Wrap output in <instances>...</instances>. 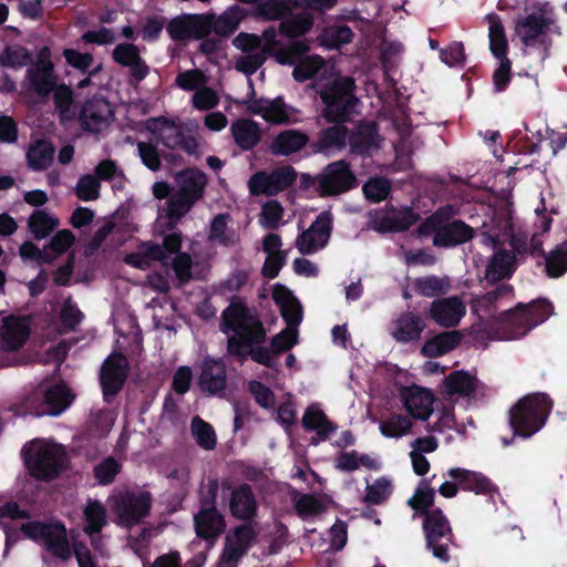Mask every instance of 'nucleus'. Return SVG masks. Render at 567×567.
Returning a JSON list of instances; mask_svg holds the SVG:
<instances>
[{
	"instance_id": "nucleus-37",
	"label": "nucleus",
	"mask_w": 567,
	"mask_h": 567,
	"mask_svg": "<svg viewBox=\"0 0 567 567\" xmlns=\"http://www.w3.org/2000/svg\"><path fill=\"white\" fill-rule=\"evenodd\" d=\"M147 127L157 134L158 141L167 148L176 150L183 134V126L165 117L151 118Z\"/></svg>"
},
{
	"instance_id": "nucleus-30",
	"label": "nucleus",
	"mask_w": 567,
	"mask_h": 567,
	"mask_svg": "<svg viewBox=\"0 0 567 567\" xmlns=\"http://www.w3.org/2000/svg\"><path fill=\"white\" fill-rule=\"evenodd\" d=\"M483 21L487 25V38L491 53L494 58L507 56L508 39L503 20L497 13H486Z\"/></svg>"
},
{
	"instance_id": "nucleus-63",
	"label": "nucleus",
	"mask_w": 567,
	"mask_h": 567,
	"mask_svg": "<svg viewBox=\"0 0 567 567\" xmlns=\"http://www.w3.org/2000/svg\"><path fill=\"white\" fill-rule=\"evenodd\" d=\"M415 291L425 297H434L445 293L449 288V281L445 278L427 276L417 278L414 282Z\"/></svg>"
},
{
	"instance_id": "nucleus-60",
	"label": "nucleus",
	"mask_w": 567,
	"mask_h": 567,
	"mask_svg": "<svg viewBox=\"0 0 567 567\" xmlns=\"http://www.w3.org/2000/svg\"><path fill=\"white\" fill-rule=\"evenodd\" d=\"M195 202L184 193L176 190L167 203V216L172 224L178 221L189 213Z\"/></svg>"
},
{
	"instance_id": "nucleus-10",
	"label": "nucleus",
	"mask_w": 567,
	"mask_h": 567,
	"mask_svg": "<svg viewBox=\"0 0 567 567\" xmlns=\"http://www.w3.org/2000/svg\"><path fill=\"white\" fill-rule=\"evenodd\" d=\"M460 488L474 492L475 494H485L491 498L497 493L496 487L482 473L460 467L449 470L444 482L439 488V493L445 497H454Z\"/></svg>"
},
{
	"instance_id": "nucleus-34",
	"label": "nucleus",
	"mask_w": 567,
	"mask_h": 567,
	"mask_svg": "<svg viewBox=\"0 0 567 567\" xmlns=\"http://www.w3.org/2000/svg\"><path fill=\"white\" fill-rule=\"evenodd\" d=\"M177 190L184 193L194 202L203 197L207 185L206 174L199 169L187 168L176 175Z\"/></svg>"
},
{
	"instance_id": "nucleus-50",
	"label": "nucleus",
	"mask_w": 567,
	"mask_h": 567,
	"mask_svg": "<svg viewBox=\"0 0 567 567\" xmlns=\"http://www.w3.org/2000/svg\"><path fill=\"white\" fill-rule=\"evenodd\" d=\"M58 225V218L47 213L45 209H37L29 218L30 230L38 239L49 236Z\"/></svg>"
},
{
	"instance_id": "nucleus-42",
	"label": "nucleus",
	"mask_w": 567,
	"mask_h": 567,
	"mask_svg": "<svg viewBox=\"0 0 567 567\" xmlns=\"http://www.w3.org/2000/svg\"><path fill=\"white\" fill-rule=\"evenodd\" d=\"M334 466L341 472H352L364 466L375 470L380 466V460L368 454H360L357 451L341 452L334 458Z\"/></svg>"
},
{
	"instance_id": "nucleus-38",
	"label": "nucleus",
	"mask_w": 567,
	"mask_h": 567,
	"mask_svg": "<svg viewBox=\"0 0 567 567\" xmlns=\"http://www.w3.org/2000/svg\"><path fill=\"white\" fill-rule=\"evenodd\" d=\"M195 529L198 536L209 539L225 529V520L216 508L202 509L194 516Z\"/></svg>"
},
{
	"instance_id": "nucleus-61",
	"label": "nucleus",
	"mask_w": 567,
	"mask_h": 567,
	"mask_svg": "<svg viewBox=\"0 0 567 567\" xmlns=\"http://www.w3.org/2000/svg\"><path fill=\"white\" fill-rule=\"evenodd\" d=\"M209 82V76L200 70L181 72L175 78L176 86L183 91L198 92L204 84Z\"/></svg>"
},
{
	"instance_id": "nucleus-5",
	"label": "nucleus",
	"mask_w": 567,
	"mask_h": 567,
	"mask_svg": "<svg viewBox=\"0 0 567 567\" xmlns=\"http://www.w3.org/2000/svg\"><path fill=\"white\" fill-rule=\"evenodd\" d=\"M551 22L544 10L534 11L515 22L514 33L522 42L524 54L536 55L539 62L546 60L550 47L548 28Z\"/></svg>"
},
{
	"instance_id": "nucleus-21",
	"label": "nucleus",
	"mask_w": 567,
	"mask_h": 567,
	"mask_svg": "<svg viewBox=\"0 0 567 567\" xmlns=\"http://www.w3.org/2000/svg\"><path fill=\"white\" fill-rule=\"evenodd\" d=\"M127 372V360L122 353H111L103 364L101 381L104 395L113 396L117 393L125 382Z\"/></svg>"
},
{
	"instance_id": "nucleus-18",
	"label": "nucleus",
	"mask_w": 567,
	"mask_h": 567,
	"mask_svg": "<svg viewBox=\"0 0 567 567\" xmlns=\"http://www.w3.org/2000/svg\"><path fill=\"white\" fill-rule=\"evenodd\" d=\"M319 188L323 196H334L350 189L355 184L354 174L343 161L329 164L318 178Z\"/></svg>"
},
{
	"instance_id": "nucleus-39",
	"label": "nucleus",
	"mask_w": 567,
	"mask_h": 567,
	"mask_svg": "<svg viewBox=\"0 0 567 567\" xmlns=\"http://www.w3.org/2000/svg\"><path fill=\"white\" fill-rule=\"evenodd\" d=\"M229 509L235 517L240 519H247L255 515L257 503L248 486L243 485L231 492Z\"/></svg>"
},
{
	"instance_id": "nucleus-12",
	"label": "nucleus",
	"mask_w": 567,
	"mask_h": 567,
	"mask_svg": "<svg viewBox=\"0 0 567 567\" xmlns=\"http://www.w3.org/2000/svg\"><path fill=\"white\" fill-rule=\"evenodd\" d=\"M420 234H433V243L439 246L462 244L473 237V228L461 220L443 224L442 213H436L420 227Z\"/></svg>"
},
{
	"instance_id": "nucleus-54",
	"label": "nucleus",
	"mask_w": 567,
	"mask_h": 567,
	"mask_svg": "<svg viewBox=\"0 0 567 567\" xmlns=\"http://www.w3.org/2000/svg\"><path fill=\"white\" fill-rule=\"evenodd\" d=\"M393 492V483L389 477L382 476L377 478L365 487L363 501L367 504L380 505L386 501Z\"/></svg>"
},
{
	"instance_id": "nucleus-49",
	"label": "nucleus",
	"mask_w": 567,
	"mask_h": 567,
	"mask_svg": "<svg viewBox=\"0 0 567 567\" xmlns=\"http://www.w3.org/2000/svg\"><path fill=\"white\" fill-rule=\"evenodd\" d=\"M190 433L196 443L202 446L203 450L213 451L217 443V436L213 426L200 419L195 416L190 421Z\"/></svg>"
},
{
	"instance_id": "nucleus-24",
	"label": "nucleus",
	"mask_w": 567,
	"mask_h": 567,
	"mask_svg": "<svg viewBox=\"0 0 567 567\" xmlns=\"http://www.w3.org/2000/svg\"><path fill=\"white\" fill-rule=\"evenodd\" d=\"M198 385L208 395H220L227 386V370L224 362L206 359L200 367Z\"/></svg>"
},
{
	"instance_id": "nucleus-57",
	"label": "nucleus",
	"mask_w": 567,
	"mask_h": 567,
	"mask_svg": "<svg viewBox=\"0 0 567 567\" xmlns=\"http://www.w3.org/2000/svg\"><path fill=\"white\" fill-rule=\"evenodd\" d=\"M305 54H302L296 63H292V76L297 81H306L311 79L315 74H317L322 66L324 65V60L319 55H310L302 59Z\"/></svg>"
},
{
	"instance_id": "nucleus-11",
	"label": "nucleus",
	"mask_w": 567,
	"mask_h": 567,
	"mask_svg": "<svg viewBox=\"0 0 567 567\" xmlns=\"http://www.w3.org/2000/svg\"><path fill=\"white\" fill-rule=\"evenodd\" d=\"M353 87L354 81L351 78H337L330 86L320 92L328 121H341L352 112L357 102Z\"/></svg>"
},
{
	"instance_id": "nucleus-6",
	"label": "nucleus",
	"mask_w": 567,
	"mask_h": 567,
	"mask_svg": "<svg viewBox=\"0 0 567 567\" xmlns=\"http://www.w3.org/2000/svg\"><path fill=\"white\" fill-rule=\"evenodd\" d=\"M551 409V402L544 394L520 399L509 411L513 432L522 437H530L544 426Z\"/></svg>"
},
{
	"instance_id": "nucleus-27",
	"label": "nucleus",
	"mask_w": 567,
	"mask_h": 567,
	"mask_svg": "<svg viewBox=\"0 0 567 567\" xmlns=\"http://www.w3.org/2000/svg\"><path fill=\"white\" fill-rule=\"evenodd\" d=\"M43 409L38 410L34 414L56 416L64 412L72 403L71 391L65 384H55L42 390Z\"/></svg>"
},
{
	"instance_id": "nucleus-46",
	"label": "nucleus",
	"mask_w": 567,
	"mask_h": 567,
	"mask_svg": "<svg viewBox=\"0 0 567 567\" xmlns=\"http://www.w3.org/2000/svg\"><path fill=\"white\" fill-rule=\"evenodd\" d=\"M84 530L89 534L99 533L107 524V511L99 499H89L83 511Z\"/></svg>"
},
{
	"instance_id": "nucleus-55",
	"label": "nucleus",
	"mask_w": 567,
	"mask_h": 567,
	"mask_svg": "<svg viewBox=\"0 0 567 567\" xmlns=\"http://www.w3.org/2000/svg\"><path fill=\"white\" fill-rule=\"evenodd\" d=\"M312 24L311 13H300L291 19L284 20L279 29L288 38H298L310 32Z\"/></svg>"
},
{
	"instance_id": "nucleus-45",
	"label": "nucleus",
	"mask_w": 567,
	"mask_h": 567,
	"mask_svg": "<svg viewBox=\"0 0 567 567\" xmlns=\"http://www.w3.org/2000/svg\"><path fill=\"white\" fill-rule=\"evenodd\" d=\"M308 143V136L299 131L288 130L277 135L271 144L275 154L289 155L301 150Z\"/></svg>"
},
{
	"instance_id": "nucleus-22",
	"label": "nucleus",
	"mask_w": 567,
	"mask_h": 567,
	"mask_svg": "<svg viewBox=\"0 0 567 567\" xmlns=\"http://www.w3.org/2000/svg\"><path fill=\"white\" fill-rule=\"evenodd\" d=\"M113 111L105 99H91L83 106L80 114L82 126L94 133L107 128Z\"/></svg>"
},
{
	"instance_id": "nucleus-9",
	"label": "nucleus",
	"mask_w": 567,
	"mask_h": 567,
	"mask_svg": "<svg viewBox=\"0 0 567 567\" xmlns=\"http://www.w3.org/2000/svg\"><path fill=\"white\" fill-rule=\"evenodd\" d=\"M107 503L115 515V523L131 527L141 524L150 514L152 495L145 491H114L109 496Z\"/></svg>"
},
{
	"instance_id": "nucleus-8",
	"label": "nucleus",
	"mask_w": 567,
	"mask_h": 567,
	"mask_svg": "<svg viewBox=\"0 0 567 567\" xmlns=\"http://www.w3.org/2000/svg\"><path fill=\"white\" fill-rule=\"evenodd\" d=\"M275 299L281 316L288 323V327L277 333L271 342V349L275 353H279L291 349L298 341L297 327L302 320V309L296 296L280 284H277L272 290Z\"/></svg>"
},
{
	"instance_id": "nucleus-32",
	"label": "nucleus",
	"mask_w": 567,
	"mask_h": 567,
	"mask_svg": "<svg viewBox=\"0 0 567 567\" xmlns=\"http://www.w3.org/2000/svg\"><path fill=\"white\" fill-rule=\"evenodd\" d=\"M425 324L421 318L413 312L400 315L393 322L391 333L396 342H411L420 338Z\"/></svg>"
},
{
	"instance_id": "nucleus-14",
	"label": "nucleus",
	"mask_w": 567,
	"mask_h": 567,
	"mask_svg": "<svg viewBox=\"0 0 567 567\" xmlns=\"http://www.w3.org/2000/svg\"><path fill=\"white\" fill-rule=\"evenodd\" d=\"M424 529L426 532L427 547H431L435 558L447 561V544L451 542V527L441 509L427 512Z\"/></svg>"
},
{
	"instance_id": "nucleus-25",
	"label": "nucleus",
	"mask_w": 567,
	"mask_h": 567,
	"mask_svg": "<svg viewBox=\"0 0 567 567\" xmlns=\"http://www.w3.org/2000/svg\"><path fill=\"white\" fill-rule=\"evenodd\" d=\"M372 221L381 233L402 231L414 224L415 215L410 208L388 207L377 210Z\"/></svg>"
},
{
	"instance_id": "nucleus-48",
	"label": "nucleus",
	"mask_w": 567,
	"mask_h": 567,
	"mask_svg": "<svg viewBox=\"0 0 567 567\" xmlns=\"http://www.w3.org/2000/svg\"><path fill=\"white\" fill-rule=\"evenodd\" d=\"M509 296L511 290L507 287H501L493 292L475 298L472 309L481 318L495 317L498 309V299L503 296Z\"/></svg>"
},
{
	"instance_id": "nucleus-1",
	"label": "nucleus",
	"mask_w": 567,
	"mask_h": 567,
	"mask_svg": "<svg viewBox=\"0 0 567 567\" xmlns=\"http://www.w3.org/2000/svg\"><path fill=\"white\" fill-rule=\"evenodd\" d=\"M0 518L11 519L12 526L2 523L6 532V543L13 540V530L20 529L23 536L45 547L51 554L61 559L71 557V548L66 539V530L63 525H44L39 522H29V514L14 503L0 506Z\"/></svg>"
},
{
	"instance_id": "nucleus-26",
	"label": "nucleus",
	"mask_w": 567,
	"mask_h": 567,
	"mask_svg": "<svg viewBox=\"0 0 567 567\" xmlns=\"http://www.w3.org/2000/svg\"><path fill=\"white\" fill-rule=\"evenodd\" d=\"M182 244L178 234H171L164 238L163 249L165 255L168 256L167 265L173 262V271L181 281H187L192 277V258L187 254H176Z\"/></svg>"
},
{
	"instance_id": "nucleus-53",
	"label": "nucleus",
	"mask_w": 567,
	"mask_h": 567,
	"mask_svg": "<svg viewBox=\"0 0 567 567\" xmlns=\"http://www.w3.org/2000/svg\"><path fill=\"white\" fill-rule=\"evenodd\" d=\"M30 81L39 94H48L55 87L52 65L49 62H41L35 70L30 71Z\"/></svg>"
},
{
	"instance_id": "nucleus-33",
	"label": "nucleus",
	"mask_w": 567,
	"mask_h": 567,
	"mask_svg": "<svg viewBox=\"0 0 567 567\" xmlns=\"http://www.w3.org/2000/svg\"><path fill=\"white\" fill-rule=\"evenodd\" d=\"M113 59L122 65L128 66L131 74L136 80L144 79L148 73V66L140 55L136 45L122 43L114 48Z\"/></svg>"
},
{
	"instance_id": "nucleus-3",
	"label": "nucleus",
	"mask_w": 567,
	"mask_h": 567,
	"mask_svg": "<svg viewBox=\"0 0 567 567\" xmlns=\"http://www.w3.org/2000/svg\"><path fill=\"white\" fill-rule=\"evenodd\" d=\"M223 332L227 333V347L231 353H241L243 346L260 343L265 331L256 318L243 305L229 306L223 315Z\"/></svg>"
},
{
	"instance_id": "nucleus-23",
	"label": "nucleus",
	"mask_w": 567,
	"mask_h": 567,
	"mask_svg": "<svg viewBox=\"0 0 567 567\" xmlns=\"http://www.w3.org/2000/svg\"><path fill=\"white\" fill-rule=\"evenodd\" d=\"M248 111L261 116L268 123H289L296 111L285 104L282 99H257L248 103Z\"/></svg>"
},
{
	"instance_id": "nucleus-62",
	"label": "nucleus",
	"mask_w": 567,
	"mask_h": 567,
	"mask_svg": "<svg viewBox=\"0 0 567 567\" xmlns=\"http://www.w3.org/2000/svg\"><path fill=\"white\" fill-rule=\"evenodd\" d=\"M284 208L278 200L266 202L260 209L259 225L264 228H278L282 224Z\"/></svg>"
},
{
	"instance_id": "nucleus-52",
	"label": "nucleus",
	"mask_w": 567,
	"mask_h": 567,
	"mask_svg": "<svg viewBox=\"0 0 567 567\" xmlns=\"http://www.w3.org/2000/svg\"><path fill=\"white\" fill-rule=\"evenodd\" d=\"M54 148L50 143L38 142L32 145L28 153L27 159L30 167L33 169H44L53 162Z\"/></svg>"
},
{
	"instance_id": "nucleus-41",
	"label": "nucleus",
	"mask_w": 567,
	"mask_h": 567,
	"mask_svg": "<svg viewBox=\"0 0 567 567\" xmlns=\"http://www.w3.org/2000/svg\"><path fill=\"white\" fill-rule=\"evenodd\" d=\"M461 341L462 334L458 331L442 332L424 343L422 353L427 358H439V355L456 348Z\"/></svg>"
},
{
	"instance_id": "nucleus-43",
	"label": "nucleus",
	"mask_w": 567,
	"mask_h": 567,
	"mask_svg": "<svg viewBox=\"0 0 567 567\" xmlns=\"http://www.w3.org/2000/svg\"><path fill=\"white\" fill-rule=\"evenodd\" d=\"M167 259L168 256L165 255V251L161 246L148 244L141 245L137 252L126 255L124 258L127 264L135 266L138 269H147L154 260L166 264Z\"/></svg>"
},
{
	"instance_id": "nucleus-35",
	"label": "nucleus",
	"mask_w": 567,
	"mask_h": 567,
	"mask_svg": "<svg viewBox=\"0 0 567 567\" xmlns=\"http://www.w3.org/2000/svg\"><path fill=\"white\" fill-rule=\"evenodd\" d=\"M254 537L255 530L249 525L235 528L226 536V547H224L223 554L238 563Z\"/></svg>"
},
{
	"instance_id": "nucleus-47",
	"label": "nucleus",
	"mask_w": 567,
	"mask_h": 567,
	"mask_svg": "<svg viewBox=\"0 0 567 567\" xmlns=\"http://www.w3.org/2000/svg\"><path fill=\"white\" fill-rule=\"evenodd\" d=\"M302 424L308 431L316 432L322 440L333 432V426L326 414L317 405H310L302 417Z\"/></svg>"
},
{
	"instance_id": "nucleus-29",
	"label": "nucleus",
	"mask_w": 567,
	"mask_h": 567,
	"mask_svg": "<svg viewBox=\"0 0 567 567\" xmlns=\"http://www.w3.org/2000/svg\"><path fill=\"white\" fill-rule=\"evenodd\" d=\"M29 332L30 327L24 317H6L0 328V337L8 350L19 349L25 342Z\"/></svg>"
},
{
	"instance_id": "nucleus-59",
	"label": "nucleus",
	"mask_w": 567,
	"mask_h": 567,
	"mask_svg": "<svg viewBox=\"0 0 567 567\" xmlns=\"http://www.w3.org/2000/svg\"><path fill=\"white\" fill-rule=\"evenodd\" d=\"M241 20V9L238 7L229 8L215 21L214 30L217 34L229 35L239 27Z\"/></svg>"
},
{
	"instance_id": "nucleus-2",
	"label": "nucleus",
	"mask_w": 567,
	"mask_h": 567,
	"mask_svg": "<svg viewBox=\"0 0 567 567\" xmlns=\"http://www.w3.org/2000/svg\"><path fill=\"white\" fill-rule=\"evenodd\" d=\"M553 315L548 300H534L529 305H518L515 310H503L496 317L502 333L499 340H516L532 328L543 323Z\"/></svg>"
},
{
	"instance_id": "nucleus-4",
	"label": "nucleus",
	"mask_w": 567,
	"mask_h": 567,
	"mask_svg": "<svg viewBox=\"0 0 567 567\" xmlns=\"http://www.w3.org/2000/svg\"><path fill=\"white\" fill-rule=\"evenodd\" d=\"M483 220L481 223L482 243L491 249L509 244L513 249L520 244L514 234L512 206L502 202L497 206H483Z\"/></svg>"
},
{
	"instance_id": "nucleus-16",
	"label": "nucleus",
	"mask_w": 567,
	"mask_h": 567,
	"mask_svg": "<svg viewBox=\"0 0 567 567\" xmlns=\"http://www.w3.org/2000/svg\"><path fill=\"white\" fill-rule=\"evenodd\" d=\"M291 167H280L272 172H258L251 176L248 187L254 196H272L286 189L295 181Z\"/></svg>"
},
{
	"instance_id": "nucleus-28",
	"label": "nucleus",
	"mask_w": 567,
	"mask_h": 567,
	"mask_svg": "<svg viewBox=\"0 0 567 567\" xmlns=\"http://www.w3.org/2000/svg\"><path fill=\"white\" fill-rule=\"evenodd\" d=\"M173 40L199 39L208 34L209 25L199 17H184L173 20L167 27Z\"/></svg>"
},
{
	"instance_id": "nucleus-7",
	"label": "nucleus",
	"mask_w": 567,
	"mask_h": 567,
	"mask_svg": "<svg viewBox=\"0 0 567 567\" xmlns=\"http://www.w3.org/2000/svg\"><path fill=\"white\" fill-rule=\"evenodd\" d=\"M23 451L27 468L38 478H54L64 466V450L54 442L34 440L28 443Z\"/></svg>"
},
{
	"instance_id": "nucleus-64",
	"label": "nucleus",
	"mask_w": 567,
	"mask_h": 567,
	"mask_svg": "<svg viewBox=\"0 0 567 567\" xmlns=\"http://www.w3.org/2000/svg\"><path fill=\"white\" fill-rule=\"evenodd\" d=\"M208 239L223 245L236 243L235 234L227 227V215H218L212 220Z\"/></svg>"
},
{
	"instance_id": "nucleus-51",
	"label": "nucleus",
	"mask_w": 567,
	"mask_h": 567,
	"mask_svg": "<svg viewBox=\"0 0 567 567\" xmlns=\"http://www.w3.org/2000/svg\"><path fill=\"white\" fill-rule=\"evenodd\" d=\"M352 39L353 33L348 25H332L322 31L318 41L328 49H336L350 43Z\"/></svg>"
},
{
	"instance_id": "nucleus-19",
	"label": "nucleus",
	"mask_w": 567,
	"mask_h": 567,
	"mask_svg": "<svg viewBox=\"0 0 567 567\" xmlns=\"http://www.w3.org/2000/svg\"><path fill=\"white\" fill-rule=\"evenodd\" d=\"M480 382L473 374L458 370L447 374L443 382L442 394L445 400L454 402L458 399L470 400L476 396Z\"/></svg>"
},
{
	"instance_id": "nucleus-13",
	"label": "nucleus",
	"mask_w": 567,
	"mask_h": 567,
	"mask_svg": "<svg viewBox=\"0 0 567 567\" xmlns=\"http://www.w3.org/2000/svg\"><path fill=\"white\" fill-rule=\"evenodd\" d=\"M260 52L271 54L275 60L280 64H292L302 55L309 52L310 45L307 40L295 41L290 45L279 47L278 31L276 28L270 27L262 31L259 35Z\"/></svg>"
},
{
	"instance_id": "nucleus-40",
	"label": "nucleus",
	"mask_w": 567,
	"mask_h": 567,
	"mask_svg": "<svg viewBox=\"0 0 567 567\" xmlns=\"http://www.w3.org/2000/svg\"><path fill=\"white\" fill-rule=\"evenodd\" d=\"M230 132L241 150H250L260 141V126L248 118L236 120L230 125Z\"/></svg>"
},
{
	"instance_id": "nucleus-56",
	"label": "nucleus",
	"mask_w": 567,
	"mask_h": 567,
	"mask_svg": "<svg viewBox=\"0 0 567 567\" xmlns=\"http://www.w3.org/2000/svg\"><path fill=\"white\" fill-rule=\"evenodd\" d=\"M548 277H560L567 271V241L557 245L546 257Z\"/></svg>"
},
{
	"instance_id": "nucleus-15",
	"label": "nucleus",
	"mask_w": 567,
	"mask_h": 567,
	"mask_svg": "<svg viewBox=\"0 0 567 567\" xmlns=\"http://www.w3.org/2000/svg\"><path fill=\"white\" fill-rule=\"evenodd\" d=\"M332 218L329 210H323L309 227L295 240V246L302 255H311L323 249L329 243Z\"/></svg>"
},
{
	"instance_id": "nucleus-58",
	"label": "nucleus",
	"mask_w": 567,
	"mask_h": 567,
	"mask_svg": "<svg viewBox=\"0 0 567 567\" xmlns=\"http://www.w3.org/2000/svg\"><path fill=\"white\" fill-rule=\"evenodd\" d=\"M220 102V94L208 86L207 84H204L198 92L193 93L190 96V105L193 109L197 111H210L219 105Z\"/></svg>"
},
{
	"instance_id": "nucleus-44",
	"label": "nucleus",
	"mask_w": 567,
	"mask_h": 567,
	"mask_svg": "<svg viewBox=\"0 0 567 567\" xmlns=\"http://www.w3.org/2000/svg\"><path fill=\"white\" fill-rule=\"evenodd\" d=\"M413 421L402 414H391L379 422V432L388 439H401L412 433Z\"/></svg>"
},
{
	"instance_id": "nucleus-31",
	"label": "nucleus",
	"mask_w": 567,
	"mask_h": 567,
	"mask_svg": "<svg viewBox=\"0 0 567 567\" xmlns=\"http://www.w3.org/2000/svg\"><path fill=\"white\" fill-rule=\"evenodd\" d=\"M381 137L374 124H362L350 136L351 151L361 155H372L381 147Z\"/></svg>"
},
{
	"instance_id": "nucleus-20",
	"label": "nucleus",
	"mask_w": 567,
	"mask_h": 567,
	"mask_svg": "<svg viewBox=\"0 0 567 567\" xmlns=\"http://www.w3.org/2000/svg\"><path fill=\"white\" fill-rule=\"evenodd\" d=\"M466 309L460 297H445L432 301L430 316L434 322L444 328L460 324Z\"/></svg>"
},
{
	"instance_id": "nucleus-17",
	"label": "nucleus",
	"mask_w": 567,
	"mask_h": 567,
	"mask_svg": "<svg viewBox=\"0 0 567 567\" xmlns=\"http://www.w3.org/2000/svg\"><path fill=\"white\" fill-rule=\"evenodd\" d=\"M400 400L408 413L416 420L427 421L433 413L435 396L431 389L412 385L400 390Z\"/></svg>"
},
{
	"instance_id": "nucleus-36",
	"label": "nucleus",
	"mask_w": 567,
	"mask_h": 567,
	"mask_svg": "<svg viewBox=\"0 0 567 567\" xmlns=\"http://www.w3.org/2000/svg\"><path fill=\"white\" fill-rule=\"evenodd\" d=\"M495 250L485 272V278L489 281H497L511 276L515 267V255L512 250L501 246H497Z\"/></svg>"
}]
</instances>
